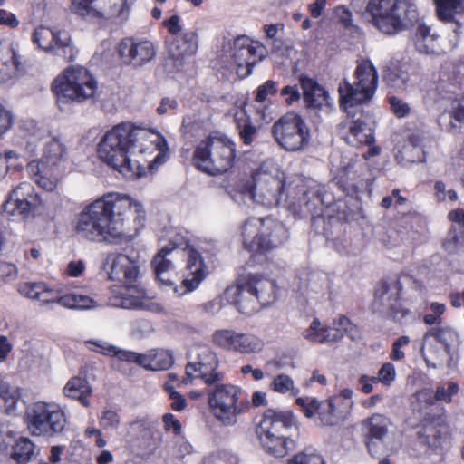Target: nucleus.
<instances>
[{
	"mask_svg": "<svg viewBox=\"0 0 464 464\" xmlns=\"http://www.w3.org/2000/svg\"><path fill=\"white\" fill-rule=\"evenodd\" d=\"M167 141L159 131L122 122L108 130L98 145L100 159L127 179H137L146 169L166 160Z\"/></svg>",
	"mask_w": 464,
	"mask_h": 464,
	"instance_id": "nucleus-1",
	"label": "nucleus"
},
{
	"mask_svg": "<svg viewBox=\"0 0 464 464\" xmlns=\"http://www.w3.org/2000/svg\"><path fill=\"white\" fill-rule=\"evenodd\" d=\"M104 269L111 280L123 282L124 286L111 290L108 304L115 308L142 309L145 306V292L131 284L140 276V260L138 256L111 253L104 262Z\"/></svg>",
	"mask_w": 464,
	"mask_h": 464,
	"instance_id": "nucleus-2",
	"label": "nucleus"
},
{
	"mask_svg": "<svg viewBox=\"0 0 464 464\" xmlns=\"http://www.w3.org/2000/svg\"><path fill=\"white\" fill-rule=\"evenodd\" d=\"M362 17L382 34L393 35L417 23L419 11L413 0H369Z\"/></svg>",
	"mask_w": 464,
	"mask_h": 464,
	"instance_id": "nucleus-3",
	"label": "nucleus"
},
{
	"mask_svg": "<svg viewBox=\"0 0 464 464\" xmlns=\"http://www.w3.org/2000/svg\"><path fill=\"white\" fill-rule=\"evenodd\" d=\"M76 233L90 241L123 243L129 242V232L111 221L100 198L86 206L77 217Z\"/></svg>",
	"mask_w": 464,
	"mask_h": 464,
	"instance_id": "nucleus-4",
	"label": "nucleus"
},
{
	"mask_svg": "<svg viewBox=\"0 0 464 464\" xmlns=\"http://www.w3.org/2000/svg\"><path fill=\"white\" fill-rule=\"evenodd\" d=\"M285 190V181L280 177L267 173H256L251 178H243L228 190L231 198L238 205L252 202L266 208L279 205Z\"/></svg>",
	"mask_w": 464,
	"mask_h": 464,
	"instance_id": "nucleus-5",
	"label": "nucleus"
},
{
	"mask_svg": "<svg viewBox=\"0 0 464 464\" xmlns=\"http://www.w3.org/2000/svg\"><path fill=\"white\" fill-rule=\"evenodd\" d=\"M97 82L84 67L71 66L55 77L52 91L60 111L72 103H82L92 98L97 91Z\"/></svg>",
	"mask_w": 464,
	"mask_h": 464,
	"instance_id": "nucleus-6",
	"label": "nucleus"
},
{
	"mask_svg": "<svg viewBox=\"0 0 464 464\" xmlns=\"http://www.w3.org/2000/svg\"><path fill=\"white\" fill-rule=\"evenodd\" d=\"M208 393L209 411L222 426L232 427L250 409L245 391L232 383H215Z\"/></svg>",
	"mask_w": 464,
	"mask_h": 464,
	"instance_id": "nucleus-7",
	"label": "nucleus"
},
{
	"mask_svg": "<svg viewBox=\"0 0 464 464\" xmlns=\"http://www.w3.org/2000/svg\"><path fill=\"white\" fill-rule=\"evenodd\" d=\"M293 425L294 416L291 411L268 409L262 416L256 434L269 453L284 457L295 449V441L286 435Z\"/></svg>",
	"mask_w": 464,
	"mask_h": 464,
	"instance_id": "nucleus-8",
	"label": "nucleus"
},
{
	"mask_svg": "<svg viewBox=\"0 0 464 464\" xmlns=\"http://www.w3.org/2000/svg\"><path fill=\"white\" fill-rule=\"evenodd\" d=\"M236 157V144L227 136L210 135L196 147L193 160L203 172L215 176L230 169Z\"/></svg>",
	"mask_w": 464,
	"mask_h": 464,
	"instance_id": "nucleus-9",
	"label": "nucleus"
},
{
	"mask_svg": "<svg viewBox=\"0 0 464 464\" xmlns=\"http://www.w3.org/2000/svg\"><path fill=\"white\" fill-rule=\"evenodd\" d=\"M244 246L254 253H267L283 246L288 239V231L283 223L271 218H250L243 228Z\"/></svg>",
	"mask_w": 464,
	"mask_h": 464,
	"instance_id": "nucleus-10",
	"label": "nucleus"
},
{
	"mask_svg": "<svg viewBox=\"0 0 464 464\" xmlns=\"http://www.w3.org/2000/svg\"><path fill=\"white\" fill-rule=\"evenodd\" d=\"M111 221L129 232L130 241L144 227L146 211L143 204L126 194L111 192L100 198Z\"/></svg>",
	"mask_w": 464,
	"mask_h": 464,
	"instance_id": "nucleus-11",
	"label": "nucleus"
},
{
	"mask_svg": "<svg viewBox=\"0 0 464 464\" xmlns=\"http://www.w3.org/2000/svg\"><path fill=\"white\" fill-rule=\"evenodd\" d=\"M353 83L343 81L339 84L340 104L348 111L355 105L369 102L374 95L378 85V72L368 59L357 61Z\"/></svg>",
	"mask_w": 464,
	"mask_h": 464,
	"instance_id": "nucleus-12",
	"label": "nucleus"
},
{
	"mask_svg": "<svg viewBox=\"0 0 464 464\" xmlns=\"http://www.w3.org/2000/svg\"><path fill=\"white\" fill-rule=\"evenodd\" d=\"M26 422L33 435L53 437L64 430L67 420L60 405L37 401L28 407Z\"/></svg>",
	"mask_w": 464,
	"mask_h": 464,
	"instance_id": "nucleus-13",
	"label": "nucleus"
},
{
	"mask_svg": "<svg viewBox=\"0 0 464 464\" xmlns=\"http://www.w3.org/2000/svg\"><path fill=\"white\" fill-rule=\"evenodd\" d=\"M19 293L31 299L39 300L44 304L57 303L68 309L88 310L99 307L98 302L92 296L83 294L81 290H73L63 296L55 295L52 299L42 298L46 293H53L44 283L24 282L19 285Z\"/></svg>",
	"mask_w": 464,
	"mask_h": 464,
	"instance_id": "nucleus-14",
	"label": "nucleus"
},
{
	"mask_svg": "<svg viewBox=\"0 0 464 464\" xmlns=\"http://www.w3.org/2000/svg\"><path fill=\"white\" fill-rule=\"evenodd\" d=\"M272 134L278 145L289 151L303 150L309 141V129L295 112L282 116L272 126Z\"/></svg>",
	"mask_w": 464,
	"mask_h": 464,
	"instance_id": "nucleus-15",
	"label": "nucleus"
},
{
	"mask_svg": "<svg viewBox=\"0 0 464 464\" xmlns=\"http://www.w3.org/2000/svg\"><path fill=\"white\" fill-rule=\"evenodd\" d=\"M32 41L44 52L62 57L67 62L73 61L77 55L71 36L65 31L39 26L34 29Z\"/></svg>",
	"mask_w": 464,
	"mask_h": 464,
	"instance_id": "nucleus-16",
	"label": "nucleus"
},
{
	"mask_svg": "<svg viewBox=\"0 0 464 464\" xmlns=\"http://www.w3.org/2000/svg\"><path fill=\"white\" fill-rule=\"evenodd\" d=\"M40 204V198L33 185L22 182L9 192L7 199L2 204L1 213L7 219H24Z\"/></svg>",
	"mask_w": 464,
	"mask_h": 464,
	"instance_id": "nucleus-17",
	"label": "nucleus"
},
{
	"mask_svg": "<svg viewBox=\"0 0 464 464\" xmlns=\"http://www.w3.org/2000/svg\"><path fill=\"white\" fill-rule=\"evenodd\" d=\"M420 444L432 452H437L449 445L451 430L444 414L428 415L417 432Z\"/></svg>",
	"mask_w": 464,
	"mask_h": 464,
	"instance_id": "nucleus-18",
	"label": "nucleus"
},
{
	"mask_svg": "<svg viewBox=\"0 0 464 464\" xmlns=\"http://www.w3.org/2000/svg\"><path fill=\"white\" fill-rule=\"evenodd\" d=\"M196 353V361L188 362L186 366L188 382L185 379L184 382L188 383L194 378H200L207 385L222 382L224 374L218 372L219 362L217 354L208 346H198Z\"/></svg>",
	"mask_w": 464,
	"mask_h": 464,
	"instance_id": "nucleus-19",
	"label": "nucleus"
},
{
	"mask_svg": "<svg viewBox=\"0 0 464 464\" xmlns=\"http://www.w3.org/2000/svg\"><path fill=\"white\" fill-rule=\"evenodd\" d=\"M265 55V47L259 43H254L244 36L234 41L231 57L240 78L249 76L255 65L263 60Z\"/></svg>",
	"mask_w": 464,
	"mask_h": 464,
	"instance_id": "nucleus-20",
	"label": "nucleus"
},
{
	"mask_svg": "<svg viewBox=\"0 0 464 464\" xmlns=\"http://www.w3.org/2000/svg\"><path fill=\"white\" fill-rule=\"evenodd\" d=\"M399 288L393 285H381L375 291L374 299L372 304V310L383 315L392 316L394 320L400 321L408 314V311L401 307L399 302Z\"/></svg>",
	"mask_w": 464,
	"mask_h": 464,
	"instance_id": "nucleus-21",
	"label": "nucleus"
},
{
	"mask_svg": "<svg viewBox=\"0 0 464 464\" xmlns=\"http://www.w3.org/2000/svg\"><path fill=\"white\" fill-rule=\"evenodd\" d=\"M120 56L125 63L140 67L150 62L156 55V48L149 40H124L120 44Z\"/></svg>",
	"mask_w": 464,
	"mask_h": 464,
	"instance_id": "nucleus-22",
	"label": "nucleus"
},
{
	"mask_svg": "<svg viewBox=\"0 0 464 464\" xmlns=\"http://www.w3.org/2000/svg\"><path fill=\"white\" fill-rule=\"evenodd\" d=\"M188 247V240L185 237L177 234L172 237L169 243L164 246L153 257L151 266L154 270L157 279L164 284L169 281V272L173 269V262L168 258L175 250L184 251Z\"/></svg>",
	"mask_w": 464,
	"mask_h": 464,
	"instance_id": "nucleus-23",
	"label": "nucleus"
},
{
	"mask_svg": "<svg viewBox=\"0 0 464 464\" xmlns=\"http://www.w3.org/2000/svg\"><path fill=\"white\" fill-rule=\"evenodd\" d=\"M27 171L39 187L47 191H53L56 188L63 169L34 160L27 165Z\"/></svg>",
	"mask_w": 464,
	"mask_h": 464,
	"instance_id": "nucleus-24",
	"label": "nucleus"
},
{
	"mask_svg": "<svg viewBox=\"0 0 464 464\" xmlns=\"http://www.w3.org/2000/svg\"><path fill=\"white\" fill-rule=\"evenodd\" d=\"M23 69V60L16 44L0 43V83L6 82Z\"/></svg>",
	"mask_w": 464,
	"mask_h": 464,
	"instance_id": "nucleus-25",
	"label": "nucleus"
},
{
	"mask_svg": "<svg viewBox=\"0 0 464 464\" xmlns=\"http://www.w3.org/2000/svg\"><path fill=\"white\" fill-rule=\"evenodd\" d=\"M222 298L236 305L237 310L246 315L255 314L263 306L255 295H249L243 284L227 287Z\"/></svg>",
	"mask_w": 464,
	"mask_h": 464,
	"instance_id": "nucleus-26",
	"label": "nucleus"
},
{
	"mask_svg": "<svg viewBox=\"0 0 464 464\" xmlns=\"http://www.w3.org/2000/svg\"><path fill=\"white\" fill-rule=\"evenodd\" d=\"M243 285L250 295H255L260 301V305L266 306L276 298V284L274 280L263 277L257 274H251Z\"/></svg>",
	"mask_w": 464,
	"mask_h": 464,
	"instance_id": "nucleus-27",
	"label": "nucleus"
},
{
	"mask_svg": "<svg viewBox=\"0 0 464 464\" xmlns=\"http://www.w3.org/2000/svg\"><path fill=\"white\" fill-rule=\"evenodd\" d=\"M347 128L348 132L343 139L353 147L372 145L374 141L373 130L361 119L352 120L341 126V130Z\"/></svg>",
	"mask_w": 464,
	"mask_h": 464,
	"instance_id": "nucleus-28",
	"label": "nucleus"
},
{
	"mask_svg": "<svg viewBox=\"0 0 464 464\" xmlns=\"http://www.w3.org/2000/svg\"><path fill=\"white\" fill-rule=\"evenodd\" d=\"M438 18L444 23L453 24V33L461 34L459 17L464 14V0H434Z\"/></svg>",
	"mask_w": 464,
	"mask_h": 464,
	"instance_id": "nucleus-29",
	"label": "nucleus"
},
{
	"mask_svg": "<svg viewBox=\"0 0 464 464\" xmlns=\"http://www.w3.org/2000/svg\"><path fill=\"white\" fill-rule=\"evenodd\" d=\"M430 336L425 334L422 341L421 354L429 367L439 368L444 365L450 367L453 364L454 356L440 345L438 342L431 343V347L429 349L428 343L430 342Z\"/></svg>",
	"mask_w": 464,
	"mask_h": 464,
	"instance_id": "nucleus-30",
	"label": "nucleus"
},
{
	"mask_svg": "<svg viewBox=\"0 0 464 464\" xmlns=\"http://www.w3.org/2000/svg\"><path fill=\"white\" fill-rule=\"evenodd\" d=\"M205 276V265L200 254L195 249H188L187 274L182 282L186 292H191L197 289Z\"/></svg>",
	"mask_w": 464,
	"mask_h": 464,
	"instance_id": "nucleus-31",
	"label": "nucleus"
},
{
	"mask_svg": "<svg viewBox=\"0 0 464 464\" xmlns=\"http://www.w3.org/2000/svg\"><path fill=\"white\" fill-rule=\"evenodd\" d=\"M197 50L198 39L194 32H186L177 36L169 48L172 59L179 64L183 63L185 58L194 55Z\"/></svg>",
	"mask_w": 464,
	"mask_h": 464,
	"instance_id": "nucleus-32",
	"label": "nucleus"
},
{
	"mask_svg": "<svg viewBox=\"0 0 464 464\" xmlns=\"http://www.w3.org/2000/svg\"><path fill=\"white\" fill-rule=\"evenodd\" d=\"M426 334L431 337L427 344L429 349L431 347V343L438 342L455 356L456 349L459 344V335L453 327L450 325L432 327Z\"/></svg>",
	"mask_w": 464,
	"mask_h": 464,
	"instance_id": "nucleus-33",
	"label": "nucleus"
},
{
	"mask_svg": "<svg viewBox=\"0 0 464 464\" xmlns=\"http://www.w3.org/2000/svg\"><path fill=\"white\" fill-rule=\"evenodd\" d=\"M67 158V147L60 138H52L44 147L43 156L39 162L63 168Z\"/></svg>",
	"mask_w": 464,
	"mask_h": 464,
	"instance_id": "nucleus-34",
	"label": "nucleus"
},
{
	"mask_svg": "<svg viewBox=\"0 0 464 464\" xmlns=\"http://www.w3.org/2000/svg\"><path fill=\"white\" fill-rule=\"evenodd\" d=\"M415 47L418 52L425 54H439L441 52L438 44V37L431 34L430 27L420 24L415 33Z\"/></svg>",
	"mask_w": 464,
	"mask_h": 464,
	"instance_id": "nucleus-35",
	"label": "nucleus"
},
{
	"mask_svg": "<svg viewBox=\"0 0 464 464\" xmlns=\"http://www.w3.org/2000/svg\"><path fill=\"white\" fill-rule=\"evenodd\" d=\"M339 403V397H331L320 402L317 414L322 425L334 426L341 420L343 411L338 408Z\"/></svg>",
	"mask_w": 464,
	"mask_h": 464,
	"instance_id": "nucleus-36",
	"label": "nucleus"
},
{
	"mask_svg": "<svg viewBox=\"0 0 464 464\" xmlns=\"http://www.w3.org/2000/svg\"><path fill=\"white\" fill-rule=\"evenodd\" d=\"M300 85L303 90L304 99L309 107L318 108L326 100V92L313 79L301 77Z\"/></svg>",
	"mask_w": 464,
	"mask_h": 464,
	"instance_id": "nucleus-37",
	"label": "nucleus"
},
{
	"mask_svg": "<svg viewBox=\"0 0 464 464\" xmlns=\"http://www.w3.org/2000/svg\"><path fill=\"white\" fill-rule=\"evenodd\" d=\"M103 0H72L70 10L72 14L86 17L98 18L104 15Z\"/></svg>",
	"mask_w": 464,
	"mask_h": 464,
	"instance_id": "nucleus-38",
	"label": "nucleus"
},
{
	"mask_svg": "<svg viewBox=\"0 0 464 464\" xmlns=\"http://www.w3.org/2000/svg\"><path fill=\"white\" fill-rule=\"evenodd\" d=\"M91 392L92 389L88 382L81 377L70 379L63 388V393L66 397L79 400L85 407L90 405L88 397Z\"/></svg>",
	"mask_w": 464,
	"mask_h": 464,
	"instance_id": "nucleus-39",
	"label": "nucleus"
},
{
	"mask_svg": "<svg viewBox=\"0 0 464 464\" xmlns=\"http://www.w3.org/2000/svg\"><path fill=\"white\" fill-rule=\"evenodd\" d=\"M264 341L257 335L238 332L233 353L239 354H255L263 351Z\"/></svg>",
	"mask_w": 464,
	"mask_h": 464,
	"instance_id": "nucleus-40",
	"label": "nucleus"
},
{
	"mask_svg": "<svg viewBox=\"0 0 464 464\" xmlns=\"http://www.w3.org/2000/svg\"><path fill=\"white\" fill-rule=\"evenodd\" d=\"M303 336L309 342L319 343L336 342L338 337L330 331V326L323 325L317 318L314 319L310 326L303 332Z\"/></svg>",
	"mask_w": 464,
	"mask_h": 464,
	"instance_id": "nucleus-41",
	"label": "nucleus"
},
{
	"mask_svg": "<svg viewBox=\"0 0 464 464\" xmlns=\"http://www.w3.org/2000/svg\"><path fill=\"white\" fill-rule=\"evenodd\" d=\"M132 3V0H103L104 15H101L100 19L118 18L121 22L126 21Z\"/></svg>",
	"mask_w": 464,
	"mask_h": 464,
	"instance_id": "nucleus-42",
	"label": "nucleus"
},
{
	"mask_svg": "<svg viewBox=\"0 0 464 464\" xmlns=\"http://www.w3.org/2000/svg\"><path fill=\"white\" fill-rule=\"evenodd\" d=\"M459 392V385L455 382H450L442 385H439L434 392V398H432V392L430 390H422L417 393L420 400L430 399V404L432 405L434 401H443L450 403L452 401V397Z\"/></svg>",
	"mask_w": 464,
	"mask_h": 464,
	"instance_id": "nucleus-43",
	"label": "nucleus"
},
{
	"mask_svg": "<svg viewBox=\"0 0 464 464\" xmlns=\"http://www.w3.org/2000/svg\"><path fill=\"white\" fill-rule=\"evenodd\" d=\"M35 454L34 443L28 438L21 437L13 446L11 458L17 464H26L33 459Z\"/></svg>",
	"mask_w": 464,
	"mask_h": 464,
	"instance_id": "nucleus-44",
	"label": "nucleus"
},
{
	"mask_svg": "<svg viewBox=\"0 0 464 464\" xmlns=\"http://www.w3.org/2000/svg\"><path fill=\"white\" fill-rule=\"evenodd\" d=\"M330 331L338 335V337H336V342L340 341L344 335H347L353 341L358 340L361 337L358 327L353 324L349 318L343 315H339L333 321V325L330 326Z\"/></svg>",
	"mask_w": 464,
	"mask_h": 464,
	"instance_id": "nucleus-45",
	"label": "nucleus"
},
{
	"mask_svg": "<svg viewBox=\"0 0 464 464\" xmlns=\"http://www.w3.org/2000/svg\"><path fill=\"white\" fill-rule=\"evenodd\" d=\"M235 121L243 143L250 145L257 133V128L253 124L251 119L246 116L244 110L236 112Z\"/></svg>",
	"mask_w": 464,
	"mask_h": 464,
	"instance_id": "nucleus-46",
	"label": "nucleus"
},
{
	"mask_svg": "<svg viewBox=\"0 0 464 464\" xmlns=\"http://www.w3.org/2000/svg\"><path fill=\"white\" fill-rule=\"evenodd\" d=\"M390 420L379 413L372 414L367 420V431L371 439L382 440L388 432Z\"/></svg>",
	"mask_w": 464,
	"mask_h": 464,
	"instance_id": "nucleus-47",
	"label": "nucleus"
},
{
	"mask_svg": "<svg viewBox=\"0 0 464 464\" xmlns=\"http://www.w3.org/2000/svg\"><path fill=\"white\" fill-rule=\"evenodd\" d=\"M270 389L280 394L295 397L299 388L295 385L294 380L287 374L276 375L270 383Z\"/></svg>",
	"mask_w": 464,
	"mask_h": 464,
	"instance_id": "nucleus-48",
	"label": "nucleus"
},
{
	"mask_svg": "<svg viewBox=\"0 0 464 464\" xmlns=\"http://www.w3.org/2000/svg\"><path fill=\"white\" fill-rule=\"evenodd\" d=\"M237 334L233 329H219L212 334V342L215 345L233 353Z\"/></svg>",
	"mask_w": 464,
	"mask_h": 464,
	"instance_id": "nucleus-49",
	"label": "nucleus"
},
{
	"mask_svg": "<svg viewBox=\"0 0 464 464\" xmlns=\"http://www.w3.org/2000/svg\"><path fill=\"white\" fill-rule=\"evenodd\" d=\"M20 393L16 388L8 386V392H4L0 399V408L7 414H15Z\"/></svg>",
	"mask_w": 464,
	"mask_h": 464,
	"instance_id": "nucleus-50",
	"label": "nucleus"
},
{
	"mask_svg": "<svg viewBox=\"0 0 464 464\" xmlns=\"http://www.w3.org/2000/svg\"><path fill=\"white\" fill-rule=\"evenodd\" d=\"M154 371L167 370L173 364L172 353L168 350H151Z\"/></svg>",
	"mask_w": 464,
	"mask_h": 464,
	"instance_id": "nucleus-51",
	"label": "nucleus"
},
{
	"mask_svg": "<svg viewBox=\"0 0 464 464\" xmlns=\"http://www.w3.org/2000/svg\"><path fill=\"white\" fill-rule=\"evenodd\" d=\"M463 242V233H459L455 229H450L443 242V246L449 253H455L462 246Z\"/></svg>",
	"mask_w": 464,
	"mask_h": 464,
	"instance_id": "nucleus-52",
	"label": "nucleus"
},
{
	"mask_svg": "<svg viewBox=\"0 0 464 464\" xmlns=\"http://www.w3.org/2000/svg\"><path fill=\"white\" fill-rule=\"evenodd\" d=\"M295 402L307 418H313L320 408V401L314 398L298 397Z\"/></svg>",
	"mask_w": 464,
	"mask_h": 464,
	"instance_id": "nucleus-53",
	"label": "nucleus"
},
{
	"mask_svg": "<svg viewBox=\"0 0 464 464\" xmlns=\"http://www.w3.org/2000/svg\"><path fill=\"white\" fill-rule=\"evenodd\" d=\"M287 464H325V461L318 453L300 452L290 459Z\"/></svg>",
	"mask_w": 464,
	"mask_h": 464,
	"instance_id": "nucleus-54",
	"label": "nucleus"
},
{
	"mask_svg": "<svg viewBox=\"0 0 464 464\" xmlns=\"http://www.w3.org/2000/svg\"><path fill=\"white\" fill-rule=\"evenodd\" d=\"M121 418L116 411L104 410L100 417V425L105 430H115L119 427Z\"/></svg>",
	"mask_w": 464,
	"mask_h": 464,
	"instance_id": "nucleus-55",
	"label": "nucleus"
},
{
	"mask_svg": "<svg viewBox=\"0 0 464 464\" xmlns=\"http://www.w3.org/2000/svg\"><path fill=\"white\" fill-rule=\"evenodd\" d=\"M430 313L427 314L423 321L426 324L432 325V324H439L441 323V315L445 312V305L440 303H431L430 306Z\"/></svg>",
	"mask_w": 464,
	"mask_h": 464,
	"instance_id": "nucleus-56",
	"label": "nucleus"
},
{
	"mask_svg": "<svg viewBox=\"0 0 464 464\" xmlns=\"http://www.w3.org/2000/svg\"><path fill=\"white\" fill-rule=\"evenodd\" d=\"M379 372V380H381V383L384 386H391L396 378V369L395 366L392 362H385L382 365Z\"/></svg>",
	"mask_w": 464,
	"mask_h": 464,
	"instance_id": "nucleus-57",
	"label": "nucleus"
},
{
	"mask_svg": "<svg viewBox=\"0 0 464 464\" xmlns=\"http://www.w3.org/2000/svg\"><path fill=\"white\" fill-rule=\"evenodd\" d=\"M277 92V83L275 81L268 80L256 89V101L258 102H265L269 96L276 94Z\"/></svg>",
	"mask_w": 464,
	"mask_h": 464,
	"instance_id": "nucleus-58",
	"label": "nucleus"
},
{
	"mask_svg": "<svg viewBox=\"0 0 464 464\" xmlns=\"http://www.w3.org/2000/svg\"><path fill=\"white\" fill-rule=\"evenodd\" d=\"M17 267L9 262L0 261V285L17 277Z\"/></svg>",
	"mask_w": 464,
	"mask_h": 464,
	"instance_id": "nucleus-59",
	"label": "nucleus"
},
{
	"mask_svg": "<svg viewBox=\"0 0 464 464\" xmlns=\"http://www.w3.org/2000/svg\"><path fill=\"white\" fill-rule=\"evenodd\" d=\"M14 123L13 112L0 104V138H2Z\"/></svg>",
	"mask_w": 464,
	"mask_h": 464,
	"instance_id": "nucleus-60",
	"label": "nucleus"
},
{
	"mask_svg": "<svg viewBox=\"0 0 464 464\" xmlns=\"http://www.w3.org/2000/svg\"><path fill=\"white\" fill-rule=\"evenodd\" d=\"M410 343L408 336H401L392 344V353H390V359L392 361H400L405 357V353L402 351L403 347H406Z\"/></svg>",
	"mask_w": 464,
	"mask_h": 464,
	"instance_id": "nucleus-61",
	"label": "nucleus"
},
{
	"mask_svg": "<svg viewBox=\"0 0 464 464\" xmlns=\"http://www.w3.org/2000/svg\"><path fill=\"white\" fill-rule=\"evenodd\" d=\"M389 103L393 113L400 118L405 117L410 112L409 105L405 102L395 96H391L389 98Z\"/></svg>",
	"mask_w": 464,
	"mask_h": 464,
	"instance_id": "nucleus-62",
	"label": "nucleus"
},
{
	"mask_svg": "<svg viewBox=\"0 0 464 464\" xmlns=\"http://www.w3.org/2000/svg\"><path fill=\"white\" fill-rule=\"evenodd\" d=\"M281 95L285 97V102L288 105H291L295 102L299 101L300 98H301V93H300V91H299L297 85H294V86L287 85V86H285L281 90Z\"/></svg>",
	"mask_w": 464,
	"mask_h": 464,
	"instance_id": "nucleus-63",
	"label": "nucleus"
},
{
	"mask_svg": "<svg viewBox=\"0 0 464 464\" xmlns=\"http://www.w3.org/2000/svg\"><path fill=\"white\" fill-rule=\"evenodd\" d=\"M178 108L179 103L176 99L164 97L157 108V112L159 115H164L170 111L178 110Z\"/></svg>",
	"mask_w": 464,
	"mask_h": 464,
	"instance_id": "nucleus-64",
	"label": "nucleus"
}]
</instances>
